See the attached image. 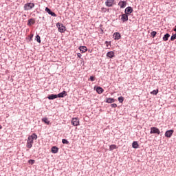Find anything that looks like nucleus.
Returning a JSON list of instances; mask_svg holds the SVG:
<instances>
[{"instance_id": "nucleus-1", "label": "nucleus", "mask_w": 176, "mask_h": 176, "mask_svg": "<svg viewBox=\"0 0 176 176\" xmlns=\"http://www.w3.org/2000/svg\"><path fill=\"white\" fill-rule=\"evenodd\" d=\"M38 135L36 134L33 133L32 135L29 136L27 141V148L31 149L32 148V144H34V140H37Z\"/></svg>"}, {"instance_id": "nucleus-2", "label": "nucleus", "mask_w": 176, "mask_h": 176, "mask_svg": "<svg viewBox=\"0 0 176 176\" xmlns=\"http://www.w3.org/2000/svg\"><path fill=\"white\" fill-rule=\"evenodd\" d=\"M35 7V4L33 3H27L24 5V10H31L33 8Z\"/></svg>"}, {"instance_id": "nucleus-3", "label": "nucleus", "mask_w": 176, "mask_h": 176, "mask_svg": "<svg viewBox=\"0 0 176 176\" xmlns=\"http://www.w3.org/2000/svg\"><path fill=\"white\" fill-rule=\"evenodd\" d=\"M105 5L107 6V8H112V6L116 5V3L115 2V0H107Z\"/></svg>"}, {"instance_id": "nucleus-4", "label": "nucleus", "mask_w": 176, "mask_h": 176, "mask_svg": "<svg viewBox=\"0 0 176 176\" xmlns=\"http://www.w3.org/2000/svg\"><path fill=\"white\" fill-rule=\"evenodd\" d=\"M56 27L59 32H65V26L63 25V23H58Z\"/></svg>"}, {"instance_id": "nucleus-5", "label": "nucleus", "mask_w": 176, "mask_h": 176, "mask_svg": "<svg viewBox=\"0 0 176 176\" xmlns=\"http://www.w3.org/2000/svg\"><path fill=\"white\" fill-rule=\"evenodd\" d=\"M150 134H157L159 135L160 134V130L157 127H151Z\"/></svg>"}, {"instance_id": "nucleus-6", "label": "nucleus", "mask_w": 176, "mask_h": 176, "mask_svg": "<svg viewBox=\"0 0 176 176\" xmlns=\"http://www.w3.org/2000/svg\"><path fill=\"white\" fill-rule=\"evenodd\" d=\"M72 124L73 126H79L80 124L79 122V119H78V118H73L72 119Z\"/></svg>"}, {"instance_id": "nucleus-7", "label": "nucleus", "mask_w": 176, "mask_h": 176, "mask_svg": "<svg viewBox=\"0 0 176 176\" xmlns=\"http://www.w3.org/2000/svg\"><path fill=\"white\" fill-rule=\"evenodd\" d=\"M173 134H174V130L170 129V130L166 131L165 133V137H166L167 138H171V137L173 136Z\"/></svg>"}, {"instance_id": "nucleus-8", "label": "nucleus", "mask_w": 176, "mask_h": 176, "mask_svg": "<svg viewBox=\"0 0 176 176\" xmlns=\"http://www.w3.org/2000/svg\"><path fill=\"white\" fill-rule=\"evenodd\" d=\"M118 6H120V8H121V9H124V8H126V6H127V2L125 1H120L118 3Z\"/></svg>"}, {"instance_id": "nucleus-9", "label": "nucleus", "mask_w": 176, "mask_h": 176, "mask_svg": "<svg viewBox=\"0 0 176 176\" xmlns=\"http://www.w3.org/2000/svg\"><path fill=\"white\" fill-rule=\"evenodd\" d=\"M113 36L115 41H119V39H120V38H122V36H120V33H119V32H115Z\"/></svg>"}, {"instance_id": "nucleus-10", "label": "nucleus", "mask_w": 176, "mask_h": 176, "mask_svg": "<svg viewBox=\"0 0 176 176\" xmlns=\"http://www.w3.org/2000/svg\"><path fill=\"white\" fill-rule=\"evenodd\" d=\"M121 20L123 23L129 20V16H127V14H123L122 15Z\"/></svg>"}, {"instance_id": "nucleus-11", "label": "nucleus", "mask_w": 176, "mask_h": 176, "mask_svg": "<svg viewBox=\"0 0 176 176\" xmlns=\"http://www.w3.org/2000/svg\"><path fill=\"white\" fill-rule=\"evenodd\" d=\"M45 12H47V13L48 14H50L51 16H53L54 17H56V13H54V12H52V10H50V9H49V8H45Z\"/></svg>"}, {"instance_id": "nucleus-12", "label": "nucleus", "mask_w": 176, "mask_h": 176, "mask_svg": "<svg viewBox=\"0 0 176 176\" xmlns=\"http://www.w3.org/2000/svg\"><path fill=\"white\" fill-rule=\"evenodd\" d=\"M133 13V8L131 7H128L125 9V14H131Z\"/></svg>"}, {"instance_id": "nucleus-13", "label": "nucleus", "mask_w": 176, "mask_h": 176, "mask_svg": "<svg viewBox=\"0 0 176 176\" xmlns=\"http://www.w3.org/2000/svg\"><path fill=\"white\" fill-rule=\"evenodd\" d=\"M107 56L109 57V58H113V57H115V52L113 51H111L107 52Z\"/></svg>"}, {"instance_id": "nucleus-14", "label": "nucleus", "mask_w": 176, "mask_h": 176, "mask_svg": "<svg viewBox=\"0 0 176 176\" xmlns=\"http://www.w3.org/2000/svg\"><path fill=\"white\" fill-rule=\"evenodd\" d=\"M65 96H67V91H63L62 93H60L57 95V98L58 97L59 98H63V97H65Z\"/></svg>"}, {"instance_id": "nucleus-15", "label": "nucleus", "mask_w": 176, "mask_h": 176, "mask_svg": "<svg viewBox=\"0 0 176 176\" xmlns=\"http://www.w3.org/2000/svg\"><path fill=\"white\" fill-rule=\"evenodd\" d=\"M79 50L81 51L82 53H86L87 52V47H86V46H80L79 47Z\"/></svg>"}, {"instance_id": "nucleus-16", "label": "nucleus", "mask_w": 176, "mask_h": 176, "mask_svg": "<svg viewBox=\"0 0 176 176\" xmlns=\"http://www.w3.org/2000/svg\"><path fill=\"white\" fill-rule=\"evenodd\" d=\"M96 91L98 94H102V93H104V89L100 87H98L96 88Z\"/></svg>"}, {"instance_id": "nucleus-17", "label": "nucleus", "mask_w": 176, "mask_h": 176, "mask_svg": "<svg viewBox=\"0 0 176 176\" xmlns=\"http://www.w3.org/2000/svg\"><path fill=\"white\" fill-rule=\"evenodd\" d=\"M106 102L108 104H112V102H115V99L112 98H107L106 99Z\"/></svg>"}, {"instance_id": "nucleus-18", "label": "nucleus", "mask_w": 176, "mask_h": 176, "mask_svg": "<svg viewBox=\"0 0 176 176\" xmlns=\"http://www.w3.org/2000/svg\"><path fill=\"white\" fill-rule=\"evenodd\" d=\"M35 24V19H30L28 20V25H34Z\"/></svg>"}, {"instance_id": "nucleus-19", "label": "nucleus", "mask_w": 176, "mask_h": 176, "mask_svg": "<svg viewBox=\"0 0 176 176\" xmlns=\"http://www.w3.org/2000/svg\"><path fill=\"white\" fill-rule=\"evenodd\" d=\"M170 38V34L166 33L164 37H163V41H164L165 42H167V41H168V38Z\"/></svg>"}, {"instance_id": "nucleus-20", "label": "nucleus", "mask_w": 176, "mask_h": 176, "mask_svg": "<svg viewBox=\"0 0 176 176\" xmlns=\"http://www.w3.org/2000/svg\"><path fill=\"white\" fill-rule=\"evenodd\" d=\"M51 152L52 153H57V152H58V148L56 147V146H53L52 148H51Z\"/></svg>"}, {"instance_id": "nucleus-21", "label": "nucleus", "mask_w": 176, "mask_h": 176, "mask_svg": "<svg viewBox=\"0 0 176 176\" xmlns=\"http://www.w3.org/2000/svg\"><path fill=\"white\" fill-rule=\"evenodd\" d=\"M138 146H140V145H138V142H133L132 143V148H134L135 149H137L138 148Z\"/></svg>"}, {"instance_id": "nucleus-22", "label": "nucleus", "mask_w": 176, "mask_h": 176, "mask_svg": "<svg viewBox=\"0 0 176 176\" xmlns=\"http://www.w3.org/2000/svg\"><path fill=\"white\" fill-rule=\"evenodd\" d=\"M48 100H54L55 98H57V95L51 94L47 97Z\"/></svg>"}, {"instance_id": "nucleus-23", "label": "nucleus", "mask_w": 176, "mask_h": 176, "mask_svg": "<svg viewBox=\"0 0 176 176\" xmlns=\"http://www.w3.org/2000/svg\"><path fill=\"white\" fill-rule=\"evenodd\" d=\"M113 149H118V146L116 144H111L109 146V151H113Z\"/></svg>"}, {"instance_id": "nucleus-24", "label": "nucleus", "mask_w": 176, "mask_h": 176, "mask_svg": "<svg viewBox=\"0 0 176 176\" xmlns=\"http://www.w3.org/2000/svg\"><path fill=\"white\" fill-rule=\"evenodd\" d=\"M42 122H44L45 124H49L50 123V121L47 119V118H43L42 119Z\"/></svg>"}, {"instance_id": "nucleus-25", "label": "nucleus", "mask_w": 176, "mask_h": 176, "mask_svg": "<svg viewBox=\"0 0 176 176\" xmlns=\"http://www.w3.org/2000/svg\"><path fill=\"white\" fill-rule=\"evenodd\" d=\"M157 93H159V89L153 90V91L151 92V94H153L154 96H157Z\"/></svg>"}, {"instance_id": "nucleus-26", "label": "nucleus", "mask_w": 176, "mask_h": 176, "mask_svg": "<svg viewBox=\"0 0 176 176\" xmlns=\"http://www.w3.org/2000/svg\"><path fill=\"white\" fill-rule=\"evenodd\" d=\"M118 101L119 102H123V101H124V98H123L122 96H120L118 98Z\"/></svg>"}, {"instance_id": "nucleus-27", "label": "nucleus", "mask_w": 176, "mask_h": 176, "mask_svg": "<svg viewBox=\"0 0 176 176\" xmlns=\"http://www.w3.org/2000/svg\"><path fill=\"white\" fill-rule=\"evenodd\" d=\"M36 41H37L38 43H41V36H39V35L36 36Z\"/></svg>"}, {"instance_id": "nucleus-28", "label": "nucleus", "mask_w": 176, "mask_h": 176, "mask_svg": "<svg viewBox=\"0 0 176 176\" xmlns=\"http://www.w3.org/2000/svg\"><path fill=\"white\" fill-rule=\"evenodd\" d=\"M176 39V34H173L170 37V41H175Z\"/></svg>"}, {"instance_id": "nucleus-29", "label": "nucleus", "mask_w": 176, "mask_h": 176, "mask_svg": "<svg viewBox=\"0 0 176 176\" xmlns=\"http://www.w3.org/2000/svg\"><path fill=\"white\" fill-rule=\"evenodd\" d=\"M62 142L63 144H69V142H68V140H67L66 139H63Z\"/></svg>"}, {"instance_id": "nucleus-30", "label": "nucleus", "mask_w": 176, "mask_h": 176, "mask_svg": "<svg viewBox=\"0 0 176 176\" xmlns=\"http://www.w3.org/2000/svg\"><path fill=\"white\" fill-rule=\"evenodd\" d=\"M28 163L30 164H34V163H35V160H30L29 161H28Z\"/></svg>"}, {"instance_id": "nucleus-31", "label": "nucleus", "mask_w": 176, "mask_h": 176, "mask_svg": "<svg viewBox=\"0 0 176 176\" xmlns=\"http://www.w3.org/2000/svg\"><path fill=\"white\" fill-rule=\"evenodd\" d=\"M151 34V36H153V38H155V36H156L157 32L153 31Z\"/></svg>"}, {"instance_id": "nucleus-32", "label": "nucleus", "mask_w": 176, "mask_h": 176, "mask_svg": "<svg viewBox=\"0 0 176 176\" xmlns=\"http://www.w3.org/2000/svg\"><path fill=\"white\" fill-rule=\"evenodd\" d=\"M89 80H91V82H94V76H91Z\"/></svg>"}, {"instance_id": "nucleus-33", "label": "nucleus", "mask_w": 176, "mask_h": 176, "mask_svg": "<svg viewBox=\"0 0 176 176\" xmlns=\"http://www.w3.org/2000/svg\"><path fill=\"white\" fill-rule=\"evenodd\" d=\"M116 107H118V104H115V103H113V104H111V107H112V108H116Z\"/></svg>"}, {"instance_id": "nucleus-34", "label": "nucleus", "mask_w": 176, "mask_h": 176, "mask_svg": "<svg viewBox=\"0 0 176 176\" xmlns=\"http://www.w3.org/2000/svg\"><path fill=\"white\" fill-rule=\"evenodd\" d=\"M102 12L105 13V12H107V8H102Z\"/></svg>"}, {"instance_id": "nucleus-35", "label": "nucleus", "mask_w": 176, "mask_h": 176, "mask_svg": "<svg viewBox=\"0 0 176 176\" xmlns=\"http://www.w3.org/2000/svg\"><path fill=\"white\" fill-rule=\"evenodd\" d=\"M105 45H106L107 47H108L109 45H111V43H109L108 41H105Z\"/></svg>"}, {"instance_id": "nucleus-36", "label": "nucleus", "mask_w": 176, "mask_h": 176, "mask_svg": "<svg viewBox=\"0 0 176 176\" xmlns=\"http://www.w3.org/2000/svg\"><path fill=\"white\" fill-rule=\"evenodd\" d=\"M78 57H79V58H80V57H82V54L80 53L77 54Z\"/></svg>"}, {"instance_id": "nucleus-37", "label": "nucleus", "mask_w": 176, "mask_h": 176, "mask_svg": "<svg viewBox=\"0 0 176 176\" xmlns=\"http://www.w3.org/2000/svg\"><path fill=\"white\" fill-rule=\"evenodd\" d=\"M1 129H2V126H1V125H0V130H1Z\"/></svg>"}, {"instance_id": "nucleus-38", "label": "nucleus", "mask_w": 176, "mask_h": 176, "mask_svg": "<svg viewBox=\"0 0 176 176\" xmlns=\"http://www.w3.org/2000/svg\"><path fill=\"white\" fill-rule=\"evenodd\" d=\"M174 31H175V32H176V25H175V28L174 29Z\"/></svg>"}]
</instances>
